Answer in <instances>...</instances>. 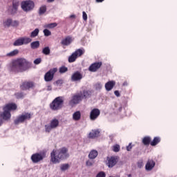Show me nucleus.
Returning a JSON list of instances; mask_svg holds the SVG:
<instances>
[{
	"label": "nucleus",
	"mask_w": 177,
	"mask_h": 177,
	"mask_svg": "<svg viewBox=\"0 0 177 177\" xmlns=\"http://www.w3.org/2000/svg\"><path fill=\"white\" fill-rule=\"evenodd\" d=\"M82 17L84 21H86L88 20V15H86V12H85V11L82 12Z\"/></svg>",
	"instance_id": "79ce46f5"
},
{
	"label": "nucleus",
	"mask_w": 177,
	"mask_h": 177,
	"mask_svg": "<svg viewBox=\"0 0 177 177\" xmlns=\"http://www.w3.org/2000/svg\"><path fill=\"white\" fill-rule=\"evenodd\" d=\"M42 62V59L41 58H37L35 59L34 63L35 64H39Z\"/></svg>",
	"instance_id": "a18cd8bd"
},
{
	"label": "nucleus",
	"mask_w": 177,
	"mask_h": 177,
	"mask_svg": "<svg viewBox=\"0 0 177 177\" xmlns=\"http://www.w3.org/2000/svg\"><path fill=\"white\" fill-rule=\"evenodd\" d=\"M73 120L74 121H80L81 120V111H77L73 114Z\"/></svg>",
	"instance_id": "b1692460"
},
{
	"label": "nucleus",
	"mask_w": 177,
	"mask_h": 177,
	"mask_svg": "<svg viewBox=\"0 0 177 177\" xmlns=\"http://www.w3.org/2000/svg\"><path fill=\"white\" fill-rule=\"evenodd\" d=\"M35 88V83L32 81H24L20 85L21 91H30Z\"/></svg>",
	"instance_id": "9d476101"
},
{
	"label": "nucleus",
	"mask_w": 177,
	"mask_h": 177,
	"mask_svg": "<svg viewBox=\"0 0 177 177\" xmlns=\"http://www.w3.org/2000/svg\"><path fill=\"white\" fill-rule=\"evenodd\" d=\"M118 162V157L117 156H111L107 157L106 158V165L109 168H113Z\"/></svg>",
	"instance_id": "f8f14e48"
},
{
	"label": "nucleus",
	"mask_w": 177,
	"mask_h": 177,
	"mask_svg": "<svg viewBox=\"0 0 177 177\" xmlns=\"http://www.w3.org/2000/svg\"><path fill=\"white\" fill-rule=\"evenodd\" d=\"M15 110H17V105L13 102L6 104L3 106V112L0 113V127L3 124V121H10L12 118L10 111H15Z\"/></svg>",
	"instance_id": "f03ea898"
},
{
	"label": "nucleus",
	"mask_w": 177,
	"mask_h": 177,
	"mask_svg": "<svg viewBox=\"0 0 177 177\" xmlns=\"http://www.w3.org/2000/svg\"><path fill=\"white\" fill-rule=\"evenodd\" d=\"M127 85H128V82H124L123 83V86H127Z\"/></svg>",
	"instance_id": "864d4df0"
},
{
	"label": "nucleus",
	"mask_w": 177,
	"mask_h": 177,
	"mask_svg": "<svg viewBox=\"0 0 177 177\" xmlns=\"http://www.w3.org/2000/svg\"><path fill=\"white\" fill-rule=\"evenodd\" d=\"M98 154L99 153L97 152V151L93 149L90 151L88 154V158H90L91 160H95V158L97 157Z\"/></svg>",
	"instance_id": "5701e85b"
},
{
	"label": "nucleus",
	"mask_w": 177,
	"mask_h": 177,
	"mask_svg": "<svg viewBox=\"0 0 177 177\" xmlns=\"http://www.w3.org/2000/svg\"><path fill=\"white\" fill-rule=\"evenodd\" d=\"M104 0H96V2H103Z\"/></svg>",
	"instance_id": "6e6d98bb"
},
{
	"label": "nucleus",
	"mask_w": 177,
	"mask_h": 177,
	"mask_svg": "<svg viewBox=\"0 0 177 177\" xmlns=\"http://www.w3.org/2000/svg\"><path fill=\"white\" fill-rule=\"evenodd\" d=\"M21 45H24L22 37L17 39L13 43L14 46H21Z\"/></svg>",
	"instance_id": "bb28decb"
},
{
	"label": "nucleus",
	"mask_w": 177,
	"mask_h": 177,
	"mask_svg": "<svg viewBox=\"0 0 177 177\" xmlns=\"http://www.w3.org/2000/svg\"><path fill=\"white\" fill-rule=\"evenodd\" d=\"M24 45H27L28 44H30L32 39L30 37H21Z\"/></svg>",
	"instance_id": "7c9ffc66"
},
{
	"label": "nucleus",
	"mask_w": 177,
	"mask_h": 177,
	"mask_svg": "<svg viewBox=\"0 0 177 177\" xmlns=\"http://www.w3.org/2000/svg\"><path fill=\"white\" fill-rule=\"evenodd\" d=\"M27 64V60L24 58H19L17 59L12 60L8 66V70L11 73H23L26 71L24 66Z\"/></svg>",
	"instance_id": "7ed1b4c3"
},
{
	"label": "nucleus",
	"mask_w": 177,
	"mask_h": 177,
	"mask_svg": "<svg viewBox=\"0 0 177 177\" xmlns=\"http://www.w3.org/2000/svg\"><path fill=\"white\" fill-rule=\"evenodd\" d=\"M20 5V2L18 0L12 1V8L11 9V15H15L17 13V10L19 9V6Z\"/></svg>",
	"instance_id": "a211bd4d"
},
{
	"label": "nucleus",
	"mask_w": 177,
	"mask_h": 177,
	"mask_svg": "<svg viewBox=\"0 0 177 177\" xmlns=\"http://www.w3.org/2000/svg\"><path fill=\"white\" fill-rule=\"evenodd\" d=\"M86 165L87 167H92L93 165V163L91 160H87Z\"/></svg>",
	"instance_id": "de8ad7c7"
},
{
	"label": "nucleus",
	"mask_w": 177,
	"mask_h": 177,
	"mask_svg": "<svg viewBox=\"0 0 177 177\" xmlns=\"http://www.w3.org/2000/svg\"><path fill=\"white\" fill-rule=\"evenodd\" d=\"M57 73V68H53L50 69L45 75H44V80L46 82H50V81L53 80L55 78V74Z\"/></svg>",
	"instance_id": "1a4fd4ad"
},
{
	"label": "nucleus",
	"mask_w": 177,
	"mask_h": 177,
	"mask_svg": "<svg viewBox=\"0 0 177 177\" xmlns=\"http://www.w3.org/2000/svg\"><path fill=\"white\" fill-rule=\"evenodd\" d=\"M102 62L93 63L89 66L88 70L91 73H95V71H97V70L102 67Z\"/></svg>",
	"instance_id": "2eb2a0df"
},
{
	"label": "nucleus",
	"mask_w": 177,
	"mask_h": 177,
	"mask_svg": "<svg viewBox=\"0 0 177 177\" xmlns=\"http://www.w3.org/2000/svg\"><path fill=\"white\" fill-rule=\"evenodd\" d=\"M70 168V165L68 164H62L60 166V169L61 171H67V169H68Z\"/></svg>",
	"instance_id": "2f4dec72"
},
{
	"label": "nucleus",
	"mask_w": 177,
	"mask_h": 177,
	"mask_svg": "<svg viewBox=\"0 0 177 177\" xmlns=\"http://www.w3.org/2000/svg\"><path fill=\"white\" fill-rule=\"evenodd\" d=\"M38 34H39V29L36 28L34 31L31 32L30 37L35 38V37H37Z\"/></svg>",
	"instance_id": "c756f323"
},
{
	"label": "nucleus",
	"mask_w": 177,
	"mask_h": 177,
	"mask_svg": "<svg viewBox=\"0 0 177 177\" xmlns=\"http://www.w3.org/2000/svg\"><path fill=\"white\" fill-rule=\"evenodd\" d=\"M99 115H100V110L99 109L95 108L90 112V120L91 121H95V120H97Z\"/></svg>",
	"instance_id": "ddd939ff"
},
{
	"label": "nucleus",
	"mask_w": 177,
	"mask_h": 177,
	"mask_svg": "<svg viewBox=\"0 0 177 177\" xmlns=\"http://www.w3.org/2000/svg\"><path fill=\"white\" fill-rule=\"evenodd\" d=\"M83 95V99H86V97H89L91 96V91H84L82 92Z\"/></svg>",
	"instance_id": "72a5a7b5"
},
{
	"label": "nucleus",
	"mask_w": 177,
	"mask_h": 177,
	"mask_svg": "<svg viewBox=\"0 0 177 177\" xmlns=\"http://www.w3.org/2000/svg\"><path fill=\"white\" fill-rule=\"evenodd\" d=\"M96 177H106V173L104 171H100L97 174Z\"/></svg>",
	"instance_id": "c03bdc74"
},
{
	"label": "nucleus",
	"mask_w": 177,
	"mask_h": 177,
	"mask_svg": "<svg viewBox=\"0 0 177 177\" xmlns=\"http://www.w3.org/2000/svg\"><path fill=\"white\" fill-rule=\"evenodd\" d=\"M32 115L30 113H25L19 115L15 120V125H19V124H23L25 121L31 120Z\"/></svg>",
	"instance_id": "39448f33"
},
{
	"label": "nucleus",
	"mask_w": 177,
	"mask_h": 177,
	"mask_svg": "<svg viewBox=\"0 0 177 177\" xmlns=\"http://www.w3.org/2000/svg\"><path fill=\"white\" fill-rule=\"evenodd\" d=\"M46 6L43 5L41 6L39 9V15L40 16H42V15H44L46 12Z\"/></svg>",
	"instance_id": "cd10ccee"
},
{
	"label": "nucleus",
	"mask_w": 177,
	"mask_h": 177,
	"mask_svg": "<svg viewBox=\"0 0 177 177\" xmlns=\"http://www.w3.org/2000/svg\"><path fill=\"white\" fill-rule=\"evenodd\" d=\"M85 53L84 49L79 48L76 50L71 56L68 57V62L74 63L78 57H81Z\"/></svg>",
	"instance_id": "6e6552de"
},
{
	"label": "nucleus",
	"mask_w": 177,
	"mask_h": 177,
	"mask_svg": "<svg viewBox=\"0 0 177 177\" xmlns=\"http://www.w3.org/2000/svg\"><path fill=\"white\" fill-rule=\"evenodd\" d=\"M127 151H131L132 150V143H129V145L127 147Z\"/></svg>",
	"instance_id": "09e8293b"
},
{
	"label": "nucleus",
	"mask_w": 177,
	"mask_h": 177,
	"mask_svg": "<svg viewBox=\"0 0 177 177\" xmlns=\"http://www.w3.org/2000/svg\"><path fill=\"white\" fill-rule=\"evenodd\" d=\"M44 34L45 37H49V35H52V32H50V30L48 29L44 30Z\"/></svg>",
	"instance_id": "ea45409f"
},
{
	"label": "nucleus",
	"mask_w": 177,
	"mask_h": 177,
	"mask_svg": "<svg viewBox=\"0 0 177 177\" xmlns=\"http://www.w3.org/2000/svg\"><path fill=\"white\" fill-rule=\"evenodd\" d=\"M160 142H161V138L154 137L153 140L151 141V146H157Z\"/></svg>",
	"instance_id": "a878e982"
},
{
	"label": "nucleus",
	"mask_w": 177,
	"mask_h": 177,
	"mask_svg": "<svg viewBox=\"0 0 177 177\" xmlns=\"http://www.w3.org/2000/svg\"><path fill=\"white\" fill-rule=\"evenodd\" d=\"M35 6V3L31 0L24 1L21 3V8L24 12H31Z\"/></svg>",
	"instance_id": "423d86ee"
},
{
	"label": "nucleus",
	"mask_w": 177,
	"mask_h": 177,
	"mask_svg": "<svg viewBox=\"0 0 177 177\" xmlns=\"http://www.w3.org/2000/svg\"><path fill=\"white\" fill-rule=\"evenodd\" d=\"M30 48L32 49H38V48H39V42L38 41H32L30 44Z\"/></svg>",
	"instance_id": "c85d7f7f"
},
{
	"label": "nucleus",
	"mask_w": 177,
	"mask_h": 177,
	"mask_svg": "<svg viewBox=\"0 0 177 177\" xmlns=\"http://www.w3.org/2000/svg\"><path fill=\"white\" fill-rule=\"evenodd\" d=\"M100 135V131L97 129L91 130V131L88 135V139H96L99 138Z\"/></svg>",
	"instance_id": "f3484780"
},
{
	"label": "nucleus",
	"mask_w": 177,
	"mask_h": 177,
	"mask_svg": "<svg viewBox=\"0 0 177 177\" xmlns=\"http://www.w3.org/2000/svg\"><path fill=\"white\" fill-rule=\"evenodd\" d=\"M128 176H129V177H131V176H132V175H131V174H129V175H128Z\"/></svg>",
	"instance_id": "4d7b16f0"
},
{
	"label": "nucleus",
	"mask_w": 177,
	"mask_h": 177,
	"mask_svg": "<svg viewBox=\"0 0 177 177\" xmlns=\"http://www.w3.org/2000/svg\"><path fill=\"white\" fill-rule=\"evenodd\" d=\"M42 53L48 56V55L50 54V48H49V47L44 48L42 50Z\"/></svg>",
	"instance_id": "473e14b6"
},
{
	"label": "nucleus",
	"mask_w": 177,
	"mask_h": 177,
	"mask_svg": "<svg viewBox=\"0 0 177 177\" xmlns=\"http://www.w3.org/2000/svg\"><path fill=\"white\" fill-rule=\"evenodd\" d=\"M19 55V50L15 49L10 53H8L6 56V57H15V56H17Z\"/></svg>",
	"instance_id": "393cba45"
},
{
	"label": "nucleus",
	"mask_w": 177,
	"mask_h": 177,
	"mask_svg": "<svg viewBox=\"0 0 177 177\" xmlns=\"http://www.w3.org/2000/svg\"><path fill=\"white\" fill-rule=\"evenodd\" d=\"M54 1H55V0H47V2H48V3L54 2Z\"/></svg>",
	"instance_id": "5fc2aeb1"
},
{
	"label": "nucleus",
	"mask_w": 177,
	"mask_h": 177,
	"mask_svg": "<svg viewBox=\"0 0 177 177\" xmlns=\"http://www.w3.org/2000/svg\"><path fill=\"white\" fill-rule=\"evenodd\" d=\"M137 166L138 168H142L143 167V160H140L137 162Z\"/></svg>",
	"instance_id": "37998d69"
},
{
	"label": "nucleus",
	"mask_w": 177,
	"mask_h": 177,
	"mask_svg": "<svg viewBox=\"0 0 177 177\" xmlns=\"http://www.w3.org/2000/svg\"><path fill=\"white\" fill-rule=\"evenodd\" d=\"M55 27H57V23L56 22L48 24L46 25V28H55Z\"/></svg>",
	"instance_id": "f704fd0d"
},
{
	"label": "nucleus",
	"mask_w": 177,
	"mask_h": 177,
	"mask_svg": "<svg viewBox=\"0 0 177 177\" xmlns=\"http://www.w3.org/2000/svg\"><path fill=\"white\" fill-rule=\"evenodd\" d=\"M3 25L5 27H10L12 26V19H8L4 23Z\"/></svg>",
	"instance_id": "4c0bfd02"
},
{
	"label": "nucleus",
	"mask_w": 177,
	"mask_h": 177,
	"mask_svg": "<svg viewBox=\"0 0 177 177\" xmlns=\"http://www.w3.org/2000/svg\"><path fill=\"white\" fill-rule=\"evenodd\" d=\"M59 127V120L54 118L50 122V124L45 125V131L49 133L52 129H56Z\"/></svg>",
	"instance_id": "9b49d317"
},
{
	"label": "nucleus",
	"mask_w": 177,
	"mask_h": 177,
	"mask_svg": "<svg viewBox=\"0 0 177 177\" xmlns=\"http://www.w3.org/2000/svg\"><path fill=\"white\" fill-rule=\"evenodd\" d=\"M142 142L144 146H149L151 143V138L150 136H145L142 138Z\"/></svg>",
	"instance_id": "4be33fe9"
},
{
	"label": "nucleus",
	"mask_w": 177,
	"mask_h": 177,
	"mask_svg": "<svg viewBox=\"0 0 177 177\" xmlns=\"http://www.w3.org/2000/svg\"><path fill=\"white\" fill-rule=\"evenodd\" d=\"M71 42H73V38L71 36H68L62 40L61 44L64 45V46H68Z\"/></svg>",
	"instance_id": "412c9836"
},
{
	"label": "nucleus",
	"mask_w": 177,
	"mask_h": 177,
	"mask_svg": "<svg viewBox=\"0 0 177 177\" xmlns=\"http://www.w3.org/2000/svg\"><path fill=\"white\" fill-rule=\"evenodd\" d=\"M44 158H46V152L35 153L31 156V160L33 164L41 162V161L44 160Z\"/></svg>",
	"instance_id": "0eeeda50"
},
{
	"label": "nucleus",
	"mask_w": 177,
	"mask_h": 177,
	"mask_svg": "<svg viewBox=\"0 0 177 177\" xmlns=\"http://www.w3.org/2000/svg\"><path fill=\"white\" fill-rule=\"evenodd\" d=\"M115 86V81H109L105 84V89L107 92H110Z\"/></svg>",
	"instance_id": "aec40b11"
},
{
	"label": "nucleus",
	"mask_w": 177,
	"mask_h": 177,
	"mask_svg": "<svg viewBox=\"0 0 177 177\" xmlns=\"http://www.w3.org/2000/svg\"><path fill=\"white\" fill-rule=\"evenodd\" d=\"M68 71V68L63 66L59 68L60 74H64V73H67Z\"/></svg>",
	"instance_id": "c9c22d12"
},
{
	"label": "nucleus",
	"mask_w": 177,
	"mask_h": 177,
	"mask_svg": "<svg viewBox=\"0 0 177 177\" xmlns=\"http://www.w3.org/2000/svg\"><path fill=\"white\" fill-rule=\"evenodd\" d=\"M82 80V74L80 71L75 72L71 76V81H81Z\"/></svg>",
	"instance_id": "6ab92c4d"
},
{
	"label": "nucleus",
	"mask_w": 177,
	"mask_h": 177,
	"mask_svg": "<svg viewBox=\"0 0 177 177\" xmlns=\"http://www.w3.org/2000/svg\"><path fill=\"white\" fill-rule=\"evenodd\" d=\"M70 19H75V15H71Z\"/></svg>",
	"instance_id": "603ef678"
},
{
	"label": "nucleus",
	"mask_w": 177,
	"mask_h": 177,
	"mask_svg": "<svg viewBox=\"0 0 177 177\" xmlns=\"http://www.w3.org/2000/svg\"><path fill=\"white\" fill-rule=\"evenodd\" d=\"M15 96L17 99H23L24 97V93L23 92L15 93Z\"/></svg>",
	"instance_id": "e433bc0d"
},
{
	"label": "nucleus",
	"mask_w": 177,
	"mask_h": 177,
	"mask_svg": "<svg viewBox=\"0 0 177 177\" xmlns=\"http://www.w3.org/2000/svg\"><path fill=\"white\" fill-rule=\"evenodd\" d=\"M95 89H102V84L101 83H97L95 85Z\"/></svg>",
	"instance_id": "49530a36"
},
{
	"label": "nucleus",
	"mask_w": 177,
	"mask_h": 177,
	"mask_svg": "<svg viewBox=\"0 0 177 177\" xmlns=\"http://www.w3.org/2000/svg\"><path fill=\"white\" fill-rule=\"evenodd\" d=\"M82 99H84V95H82V92H80V93L73 96L71 103L73 104H78V103H80Z\"/></svg>",
	"instance_id": "4468645a"
},
{
	"label": "nucleus",
	"mask_w": 177,
	"mask_h": 177,
	"mask_svg": "<svg viewBox=\"0 0 177 177\" xmlns=\"http://www.w3.org/2000/svg\"><path fill=\"white\" fill-rule=\"evenodd\" d=\"M19 26V21H11V26L12 27H17Z\"/></svg>",
	"instance_id": "a19ab883"
},
{
	"label": "nucleus",
	"mask_w": 177,
	"mask_h": 177,
	"mask_svg": "<svg viewBox=\"0 0 177 177\" xmlns=\"http://www.w3.org/2000/svg\"><path fill=\"white\" fill-rule=\"evenodd\" d=\"M120 150V145H113V151H115V153H118Z\"/></svg>",
	"instance_id": "58836bf2"
},
{
	"label": "nucleus",
	"mask_w": 177,
	"mask_h": 177,
	"mask_svg": "<svg viewBox=\"0 0 177 177\" xmlns=\"http://www.w3.org/2000/svg\"><path fill=\"white\" fill-rule=\"evenodd\" d=\"M56 84H57V85H59L60 84H63V80H57Z\"/></svg>",
	"instance_id": "3c124183"
},
{
	"label": "nucleus",
	"mask_w": 177,
	"mask_h": 177,
	"mask_svg": "<svg viewBox=\"0 0 177 177\" xmlns=\"http://www.w3.org/2000/svg\"><path fill=\"white\" fill-rule=\"evenodd\" d=\"M114 95H115L117 96V97H120V96H121V94H120V91H115Z\"/></svg>",
	"instance_id": "8fccbe9b"
},
{
	"label": "nucleus",
	"mask_w": 177,
	"mask_h": 177,
	"mask_svg": "<svg viewBox=\"0 0 177 177\" xmlns=\"http://www.w3.org/2000/svg\"><path fill=\"white\" fill-rule=\"evenodd\" d=\"M64 103V100H63V97H57L50 104V109L53 111H57V110H60V109L63 107Z\"/></svg>",
	"instance_id": "20e7f679"
},
{
	"label": "nucleus",
	"mask_w": 177,
	"mask_h": 177,
	"mask_svg": "<svg viewBox=\"0 0 177 177\" xmlns=\"http://www.w3.org/2000/svg\"><path fill=\"white\" fill-rule=\"evenodd\" d=\"M156 167V162L153 159H149L145 165L146 171H151Z\"/></svg>",
	"instance_id": "dca6fc26"
},
{
	"label": "nucleus",
	"mask_w": 177,
	"mask_h": 177,
	"mask_svg": "<svg viewBox=\"0 0 177 177\" xmlns=\"http://www.w3.org/2000/svg\"><path fill=\"white\" fill-rule=\"evenodd\" d=\"M69 157L68 149L66 147H62L52 151L50 161L53 164H59L60 161H63V160H66V158H68Z\"/></svg>",
	"instance_id": "f257e3e1"
}]
</instances>
